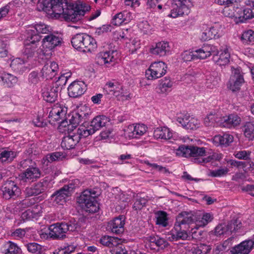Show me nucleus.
<instances>
[{"instance_id": "obj_1", "label": "nucleus", "mask_w": 254, "mask_h": 254, "mask_svg": "<svg viewBox=\"0 0 254 254\" xmlns=\"http://www.w3.org/2000/svg\"><path fill=\"white\" fill-rule=\"evenodd\" d=\"M52 12L55 16L62 17L67 22L80 21L88 9L83 8L82 5L68 4L66 0H51Z\"/></svg>"}, {"instance_id": "obj_2", "label": "nucleus", "mask_w": 254, "mask_h": 254, "mask_svg": "<svg viewBox=\"0 0 254 254\" xmlns=\"http://www.w3.org/2000/svg\"><path fill=\"white\" fill-rule=\"evenodd\" d=\"M206 153L204 147L183 145L177 150L176 154L185 157H193L194 163L202 164L209 162L211 159L210 157L205 158L201 157L205 156Z\"/></svg>"}, {"instance_id": "obj_3", "label": "nucleus", "mask_w": 254, "mask_h": 254, "mask_svg": "<svg viewBox=\"0 0 254 254\" xmlns=\"http://www.w3.org/2000/svg\"><path fill=\"white\" fill-rule=\"evenodd\" d=\"M72 46L83 52L91 53L97 47L95 40L85 33H79L74 36L71 40Z\"/></svg>"}, {"instance_id": "obj_4", "label": "nucleus", "mask_w": 254, "mask_h": 254, "mask_svg": "<svg viewBox=\"0 0 254 254\" xmlns=\"http://www.w3.org/2000/svg\"><path fill=\"white\" fill-rule=\"evenodd\" d=\"M98 195L95 190H86L77 198V202L81 205L84 209L89 213L96 212L99 208L96 198Z\"/></svg>"}, {"instance_id": "obj_5", "label": "nucleus", "mask_w": 254, "mask_h": 254, "mask_svg": "<svg viewBox=\"0 0 254 254\" xmlns=\"http://www.w3.org/2000/svg\"><path fill=\"white\" fill-rule=\"evenodd\" d=\"M77 225V223L71 221L53 224L49 227V235L53 240H63L66 237L67 232L76 230Z\"/></svg>"}, {"instance_id": "obj_6", "label": "nucleus", "mask_w": 254, "mask_h": 254, "mask_svg": "<svg viewBox=\"0 0 254 254\" xmlns=\"http://www.w3.org/2000/svg\"><path fill=\"white\" fill-rule=\"evenodd\" d=\"M192 5V0H173L172 4V10L169 15L173 18L188 14L189 8Z\"/></svg>"}, {"instance_id": "obj_7", "label": "nucleus", "mask_w": 254, "mask_h": 254, "mask_svg": "<svg viewBox=\"0 0 254 254\" xmlns=\"http://www.w3.org/2000/svg\"><path fill=\"white\" fill-rule=\"evenodd\" d=\"M104 90L107 94L116 97L120 96L122 100H129L131 98L130 93L127 94L123 91L122 86L118 82H108L105 85Z\"/></svg>"}, {"instance_id": "obj_8", "label": "nucleus", "mask_w": 254, "mask_h": 254, "mask_svg": "<svg viewBox=\"0 0 254 254\" xmlns=\"http://www.w3.org/2000/svg\"><path fill=\"white\" fill-rule=\"evenodd\" d=\"M41 38V36L40 35L32 34L29 37L30 39L25 41L23 54L27 59L33 57L38 50L39 42Z\"/></svg>"}, {"instance_id": "obj_9", "label": "nucleus", "mask_w": 254, "mask_h": 254, "mask_svg": "<svg viewBox=\"0 0 254 254\" xmlns=\"http://www.w3.org/2000/svg\"><path fill=\"white\" fill-rule=\"evenodd\" d=\"M166 64L163 62H155L151 64L146 71V75L149 79L161 77L166 72Z\"/></svg>"}, {"instance_id": "obj_10", "label": "nucleus", "mask_w": 254, "mask_h": 254, "mask_svg": "<svg viewBox=\"0 0 254 254\" xmlns=\"http://www.w3.org/2000/svg\"><path fill=\"white\" fill-rule=\"evenodd\" d=\"M232 74L230 76L227 86L230 90L234 92L240 90L241 86L244 82V79L240 68L232 67Z\"/></svg>"}, {"instance_id": "obj_11", "label": "nucleus", "mask_w": 254, "mask_h": 254, "mask_svg": "<svg viewBox=\"0 0 254 254\" xmlns=\"http://www.w3.org/2000/svg\"><path fill=\"white\" fill-rule=\"evenodd\" d=\"M41 175V172L38 168L29 166L19 175V179L23 183H31L40 178Z\"/></svg>"}, {"instance_id": "obj_12", "label": "nucleus", "mask_w": 254, "mask_h": 254, "mask_svg": "<svg viewBox=\"0 0 254 254\" xmlns=\"http://www.w3.org/2000/svg\"><path fill=\"white\" fill-rule=\"evenodd\" d=\"M2 191L3 197L6 199H9L18 195L20 192V189L13 181L8 180L2 186Z\"/></svg>"}, {"instance_id": "obj_13", "label": "nucleus", "mask_w": 254, "mask_h": 254, "mask_svg": "<svg viewBox=\"0 0 254 254\" xmlns=\"http://www.w3.org/2000/svg\"><path fill=\"white\" fill-rule=\"evenodd\" d=\"M147 127L143 124H137L129 125L125 129V133L129 138H139L147 131Z\"/></svg>"}, {"instance_id": "obj_14", "label": "nucleus", "mask_w": 254, "mask_h": 254, "mask_svg": "<svg viewBox=\"0 0 254 254\" xmlns=\"http://www.w3.org/2000/svg\"><path fill=\"white\" fill-rule=\"evenodd\" d=\"M254 248V235L251 240L242 242L238 246L233 248L231 254H248Z\"/></svg>"}, {"instance_id": "obj_15", "label": "nucleus", "mask_w": 254, "mask_h": 254, "mask_svg": "<svg viewBox=\"0 0 254 254\" xmlns=\"http://www.w3.org/2000/svg\"><path fill=\"white\" fill-rule=\"evenodd\" d=\"M49 184L48 180L46 178L42 179L36 184L33 187L27 188L25 193L27 196L37 195L44 192Z\"/></svg>"}, {"instance_id": "obj_16", "label": "nucleus", "mask_w": 254, "mask_h": 254, "mask_svg": "<svg viewBox=\"0 0 254 254\" xmlns=\"http://www.w3.org/2000/svg\"><path fill=\"white\" fill-rule=\"evenodd\" d=\"M251 8H246L242 9L237 7L235 12L228 13L227 16L235 17L239 19V22H244L246 20L254 17V14Z\"/></svg>"}, {"instance_id": "obj_17", "label": "nucleus", "mask_w": 254, "mask_h": 254, "mask_svg": "<svg viewBox=\"0 0 254 254\" xmlns=\"http://www.w3.org/2000/svg\"><path fill=\"white\" fill-rule=\"evenodd\" d=\"M68 94L70 97L77 98L81 96L85 91L84 83L82 81H73L68 87Z\"/></svg>"}, {"instance_id": "obj_18", "label": "nucleus", "mask_w": 254, "mask_h": 254, "mask_svg": "<svg viewBox=\"0 0 254 254\" xmlns=\"http://www.w3.org/2000/svg\"><path fill=\"white\" fill-rule=\"evenodd\" d=\"M148 247L151 250L164 249L169 245L168 242L158 236H150L148 238Z\"/></svg>"}, {"instance_id": "obj_19", "label": "nucleus", "mask_w": 254, "mask_h": 254, "mask_svg": "<svg viewBox=\"0 0 254 254\" xmlns=\"http://www.w3.org/2000/svg\"><path fill=\"white\" fill-rule=\"evenodd\" d=\"M65 111L61 105L58 104L54 105L49 114V123L53 124L54 122L59 121L61 119L64 118Z\"/></svg>"}, {"instance_id": "obj_20", "label": "nucleus", "mask_w": 254, "mask_h": 254, "mask_svg": "<svg viewBox=\"0 0 254 254\" xmlns=\"http://www.w3.org/2000/svg\"><path fill=\"white\" fill-rule=\"evenodd\" d=\"M221 34L220 26L218 24H216L205 30L200 36V39L201 41H206L212 39H217L221 36Z\"/></svg>"}, {"instance_id": "obj_21", "label": "nucleus", "mask_w": 254, "mask_h": 254, "mask_svg": "<svg viewBox=\"0 0 254 254\" xmlns=\"http://www.w3.org/2000/svg\"><path fill=\"white\" fill-rule=\"evenodd\" d=\"M125 224V220L123 216H120L112 220L109 224V227L112 233L120 235L124 232Z\"/></svg>"}, {"instance_id": "obj_22", "label": "nucleus", "mask_w": 254, "mask_h": 254, "mask_svg": "<svg viewBox=\"0 0 254 254\" xmlns=\"http://www.w3.org/2000/svg\"><path fill=\"white\" fill-rule=\"evenodd\" d=\"M62 39L53 34L45 36L43 39V47L50 50L61 45Z\"/></svg>"}, {"instance_id": "obj_23", "label": "nucleus", "mask_w": 254, "mask_h": 254, "mask_svg": "<svg viewBox=\"0 0 254 254\" xmlns=\"http://www.w3.org/2000/svg\"><path fill=\"white\" fill-rule=\"evenodd\" d=\"M79 142L78 136H76L75 133L63 137L61 142V146L64 149H72Z\"/></svg>"}, {"instance_id": "obj_24", "label": "nucleus", "mask_w": 254, "mask_h": 254, "mask_svg": "<svg viewBox=\"0 0 254 254\" xmlns=\"http://www.w3.org/2000/svg\"><path fill=\"white\" fill-rule=\"evenodd\" d=\"M70 196L68 191L63 188L55 191L52 195L51 199L56 204L63 205L66 201V199Z\"/></svg>"}, {"instance_id": "obj_25", "label": "nucleus", "mask_w": 254, "mask_h": 254, "mask_svg": "<svg viewBox=\"0 0 254 254\" xmlns=\"http://www.w3.org/2000/svg\"><path fill=\"white\" fill-rule=\"evenodd\" d=\"M170 47L169 43L167 42H160L156 44V47L151 49L152 54L164 56L170 52Z\"/></svg>"}, {"instance_id": "obj_26", "label": "nucleus", "mask_w": 254, "mask_h": 254, "mask_svg": "<svg viewBox=\"0 0 254 254\" xmlns=\"http://www.w3.org/2000/svg\"><path fill=\"white\" fill-rule=\"evenodd\" d=\"M109 121V119L105 116H97L91 122L90 127L95 132L102 127L106 126Z\"/></svg>"}, {"instance_id": "obj_27", "label": "nucleus", "mask_w": 254, "mask_h": 254, "mask_svg": "<svg viewBox=\"0 0 254 254\" xmlns=\"http://www.w3.org/2000/svg\"><path fill=\"white\" fill-rule=\"evenodd\" d=\"M58 95L57 88L47 87L43 89L42 96L44 99L48 102H55L58 97Z\"/></svg>"}, {"instance_id": "obj_28", "label": "nucleus", "mask_w": 254, "mask_h": 254, "mask_svg": "<svg viewBox=\"0 0 254 254\" xmlns=\"http://www.w3.org/2000/svg\"><path fill=\"white\" fill-rule=\"evenodd\" d=\"M221 122L224 127L230 128L239 125L241 122V118L237 115L231 114L228 117H223L221 119Z\"/></svg>"}, {"instance_id": "obj_29", "label": "nucleus", "mask_w": 254, "mask_h": 254, "mask_svg": "<svg viewBox=\"0 0 254 254\" xmlns=\"http://www.w3.org/2000/svg\"><path fill=\"white\" fill-rule=\"evenodd\" d=\"M195 213L191 212L183 211L180 213L176 218L180 222H183L189 225L195 224Z\"/></svg>"}, {"instance_id": "obj_30", "label": "nucleus", "mask_w": 254, "mask_h": 254, "mask_svg": "<svg viewBox=\"0 0 254 254\" xmlns=\"http://www.w3.org/2000/svg\"><path fill=\"white\" fill-rule=\"evenodd\" d=\"M213 216L209 213L203 215L195 213V226L198 227H204L213 219Z\"/></svg>"}, {"instance_id": "obj_31", "label": "nucleus", "mask_w": 254, "mask_h": 254, "mask_svg": "<svg viewBox=\"0 0 254 254\" xmlns=\"http://www.w3.org/2000/svg\"><path fill=\"white\" fill-rule=\"evenodd\" d=\"M230 55L228 53V49H225L219 56L216 55L213 57V61L220 66L226 65L230 62Z\"/></svg>"}, {"instance_id": "obj_32", "label": "nucleus", "mask_w": 254, "mask_h": 254, "mask_svg": "<svg viewBox=\"0 0 254 254\" xmlns=\"http://www.w3.org/2000/svg\"><path fill=\"white\" fill-rule=\"evenodd\" d=\"M232 223H221L218 224L214 229V234L216 236H221L226 234H231V230L233 226Z\"/></svg>"}, {"instance_id": "obj_33", "label": "nucleus", "mask_w": 254, "mask_h": 254, "mask_svg": "<svg viewBox=\"0 0 254 254\" xmlns=\"http://www.w3.org/2000/svg\"><path fill=\"white\" fill-rule=\"evenodd\" d=\"M26 62L21 58H16L12 60L10 66L14 71L21 74L27 69L24 65Z\"/></svg>"}, {"instance_id": "obj_34", "label": "nucleus", "mask_w": 254, "mask_h": 254, "mask_svg": "<svg viewBox=\"0 0 254 254\" xmlns=\"http://www.w3.org/2000/svg\"><path fill=\"white\" fill-rule=\"evenodd\" d=\"M154 136L157 138L167 140L172 137V133L168 127H158L154 131Z\"/></svg>"}, {"instance_id": "obj_35", "label": "nucleus", "mask_w": 254, "mask_h": 254, "mask_svg": "<svg viewBox=\"0 0 254 254\" xmlns=\"http://www.w3.org/2000/svg\"><path fill=\"white\" fill-rule=\"evenodd\" d=\"M89 114L87 112L80 110L77 113H75L69 119V122L73 125H77L79 124L81 121H84V122H86Z\"/></svg>"}, {"instance_id": "obj_36", "label": "nucleus", "mask_w": 254, "mask_h": 254, "mask_svg": "<svg viewBox=\"0 0 254 254\" xmlns=\"http://www.w3.org/2000/svg\"><path fill=\"white\" fill-rule=\"evenodd\" d=\"M17 156V152L0 149V161L4 162H11Z\"/></svg>"}, {"instance_id": "obj_37", "label": "nucleus", "mask_w": 254, "mask_h": 254, "mask_svg": "<svg viewBox=\"0 0 254 254\" xmlns=\"http://www.w3.org/2000/svg\"><path fill=\"white\" fill-rule=\"evenodd\" d=\"M113 52L112 53L110 51L105 52H100L97 55L98 63L101 64H107L113 62L114 56L112 55Z\"/></svg>"}, {"instance_id": "obj_38", "label": "nucleus", "mask_w": 254, "mask_h": 254, "mask_svg": "<svg viewBox=\"0 0 254 254\" xmlns=\"http://www.w3.org/2000/svg\"><path fill=\"white\" fill-rule=\"evenodd\" d=\"M173 86V82L169 78L165 77L162 79L159 85L158 92L161 94H165L171 91Z\"/></svg>"}, {"instance_id": "obj_39", "label": "nucleus", "mask_w": 254, "mask_h": 254, "mask_svg": "<svg viewBox=\"0 0 254 254\" xmlns=\"http://www.w3.org/2000/svg\"><path fill=\"white\" fill-rule=\"evenodd\" d=\"M233 141V136L229 134L223 135H216L214 137V141L220 145L228 146Z\"/></svg>"}, {"instance_id": "obj_40", "label": "nucleus", "mask_w": 254, "mask_h": 254, "mask_svg": "<svg viewBox=\"0 0 254 254\" xmlns=\"http://www.w3.org/2000/svg\"><path fill=\"white\" fill-rule=\"evenodd\" d=\"M34 29H30L29 33L30 36L33 34H36L39 35V34H48L50 32L49 27L43 23H40L36 24L32 27Z\"/></svg>"}, {"instance_id": "obj_41", "label": "nucleus", "mask_w": 254, "mask_h": 254, "mask_svg": "<svg viewBox=\"0 0 254 254\" xmlns=\"http://www.w3.org/2000/svg\"><path fill=\"white\" fill-rule=\"evenodd\" d=\"M0 80H1L3 83L9 87L13 86L17 81L16 76L7 73H2L0 75Z\"/></svg>"}, {"instance_id": "obj_42", "label": "nucleus", "mask_w": 254, "mask_h": 254, "mask_svg": "<svg viewBox=\"0 0 254 254\" xmlns=\"http://www.w3.org/2000/svg\"><path fill=\"white\" fill-rule=\"evenodd\" d=\"M243 131L245 136L251 140L254 138V124L253 122H247L243 127Z\"/></svg>"}, {"instance_id": "obj_43", "label": "nucleus", "mask_w": 254, "mask_h": 254, "mask_svg": "<svg viewBox=\"0 0 254 254\" xmlns=\"http://www.w3.org/2000/svg\"><path fill=\"white\" fill-rule=\"evenodd\" d=\"M206 45L203 46L201 48L195 50L194 52V57L201 59H204L210 56V50L211 48Z\"/></svg>"}, {"instance_id": "obj_44", "label": "nucleus", "mask_w": 254, "mask_h": 254, "mask_svg": "<svg viewBox=\"0 0 254 254\" xmlns=\"http://www.w3.org/2000/svg\"><path fill=\"white\" fill-rule=\"evenodd\" d=\"M128 14L129 13L126 11L117 13L112 19V23L115 25L119 26L123 22L127 23L128 20L127 19V16H126L125 14Z\"/></svg>"}, {"instance_id": "obj_45", "label": "nucleus", "mask_w": 254, "mask_h": 254, "mask_svg": "<svg viewBox=\"0 0 254 254\" xmlns=\"http://www.w3.org/2000/svg\"><path fill=\"white\" fill-rule=\"evenodd\" d=\"M74 133L76 136H78L79 141L81 138H85L94 133V132L90 127L89 129H87L85 127L81 126Z\"/></svg>"}, {"instance_id": "obj_46", "label": "nucleus", "mask_w": 254, "mask_h": 254, "mask_svg": "<svg viewBox=\"0 0 254 254\" xmlns=\"http://www.w3.org/2000/svg\"><path fill=\"white\" fill-rule=\"evenodd\" d=\"M116 243L117 245L112 246L110 250L112 254H127L125 246L121 243V239L118 238Z\"/></svg>"}, {"instance_id": "obj_47", "label": "nucleus", "mask_w": 254, "mask_h": 254, "mask_svg": "<svg viewBox=\"0 0 254 254\" xmlns=\"http://www.w3.org/2000/svg\"><path fill=\"white\" fill-rule=\"evenodd\" d=\"M118 238L111 237L109 236H104L100 239V243L103 246L111 248L112 246L117 245L116 242Z\"/></svg>"}, {"instance_id": "obj_48", "label": "nucleus", "mask_w": 254, "mask_h": 254, "mask_svg": "<svg viewBox=\"0 0 254 254\" xmlns=\"http://www.w3.org/2000/svg\"><path fill=\"white\" fill-rule=\"evenodd\" d=\"M193 228H192L190 233V235L192 239L195 240H200L205 237V233L198 229V227L196 226H192Z\"/></svg>"}, {"instance_id": "obj_49", "label": "nucleus", "mask_w": 254, "mask_h": 254, "mask_svg": "<svg viewBox=\"0 0 254 254\" xmlns=\"http://www.w3.org/2000/svg\"><path fill=\"white\" fill-rule=\"evenodd\" d=\"M157 225H161L163 227H166L168 225L167 214L165 211H159L156 213Z\"/></svg>"}, {"instance_id": "obj_50", "label": "nucleus", "mask_w": 254, "mask_h": 254, "mask_svg": "<svg viewBox=\"0 0 254 254\" xmlns=\"http://www.w3.org/2000/svg\"><path fill=\"white\" fill-rule=\"evenodd\" d=\"M243 43L247 44H254V31L249 30L244 32L241 37Z\"/></svg>"}, {"instance_id": "obj_51", "label": "nucleus", "mask_w": 254, "mask_h": 254, "mask_svg": "<svg viewBox=\"0 0 254 254\" xmlns=\"http://www.w3.org/2000/svg\"><path fill=\"white\" fill-rule=\"evenodd\" d=\"M26 247L28 252L35 254H41L43 249L41 245L36 243H28Z\"/></svg>"}, {"instance_id": "obj_52", "label": "nucleus", "mask_w": 254, "mask_h": 254, "mask_svg": "<svg viewBox=\"0 0 254 254\" xmlns=\"http://www.w3.org/2000/svg\"><path fill=\"white\" fill-rule=\"evenodd\" d=\"M175 234H173L172 235V238L176 240H178L180 239L185 240L187 239H190V234H189L187 232V231H174Z\"/></svg>"}, {"instance_id": "obj_53", "label": "nucleus", "mask_w": 254, "mask_h": 254, "mask_svg": "<svg viewBox=\"0 0 254 254\" xmlns=\"http://www.w3.org/2000/svg\"><path fill=\"white\" fill-rule=\"evenodd\" d=\"M252 153L251 151L247 150H241L238 151H235L234 153V156L239 159H243L245 160H250V155Z\"/></svg>"}, {"instance_id": "obj_54", "label": "nucleus", "mask_w": 254, "mask_h": 254, "mask_svg": "<svg viewBox=\"0 0 254 254\" xmlns=\"http://www.w3.org/2000/svg\"><path fill=\"white\" fill-rule=\"evenodd\" d=\"M7 253L10 254H18L20 253L21 249L14 243L9 241L6 244Z\"/></svg>"}, {"instance_id": "obj_55", "label": "nucleus", "mask_w": 254, "mask_h": 254, "mask_svg": "<svg viewBox=\"0 0 254 254\" xmlns=\"http://www.w3.org/2000/svg\"><path fill=\"white\" fill-rule=\"evenodd\" d=\"M38 4L42 10L47 12L52 11L51 0H39Z\"/></svg>"}, {"instance_id": "obj_56", "label": "nucleus", "mask_w": 254, "mask_h": 254, "mask_svg": "<svg viewBox=\"0 0 254 254\" xmlns=\"http://www.w3.org/2000/svg\"><path fill=\"white\" fill-rule=\"evenodd\" d=\"M211 250V247L210 245L200 244L194 250V253L195 254H207L210 252Z\"/></svg>"}, {"instance_id": "obj_57", "label": "nucleus", "mask_w": 254, "mask_h": 254, "mask_svg": "<svg viewBox=\"0 0 254 254\" xmlns=\"http://www.w3.org/2000/svg\"><path fill=\"white\" fill-rule=\"evenodd\" d=\"M42 75L47 79H52L55 75V72L51 69L49 64L45 65L42 69Z\"/></svg>"}, {"instance_id": "obj_58", "label": "nucleus", "mask_w": 254, "mask_h": 254, "mask_svg": "<svg viewBox=\"0 0 254 254\" xmlns=\"http://www.w3.org/2000/svg\"><path fill=\"white\" fill-rule=\"evenodd\" d=\"M240 0H215V1L220 5H225L227 6L224 9V14L227 16L228 15V11H229V6L232 5L234 2H237Z\"/></svg>"}, {"instance_id": "obj_59", "label": "nucleus", "mask_w": 254, "mask_h": 254, "mask_svg": "<svg viewBox=\"0 0 254 254\" xmlns=\"http://www.w3.org/2000/svg\"><path fill=\"white\" fill-rule=\"evenodd\" d=\"M187 122V124L186 125L187 129H194L198 127V121L194 118H190L188 116Z\"/></svg>"}, {"instance_id": "obj_60", "label": "nucleus", "mask_w": 254, "mask_h": 254, "mask_svg": "<svg viewBox=\"0 0 254 254\" xmlns=\"http://www.w3.org/2000/svg\"><path fill=\"white\" fill-rule=\"evenodd\" d=\"M229 171L227 168H221L216 170L210 171L209 176L213 177H221L226 175Z\"/></svg>"}, {"instance_id": "obj_61", "label": "nucleus", "mask_w": 254, "mask_h": 254, "mask_svg": "<svg viewBox=\"0 0 254 254\" xmlns=\"http://www.w3.org/2000/svg\"><path fill=\"white\" fill-rule=\"evenodd\" d=\"M190 225L183 222H180L179 220H176L174 227V231H188V230L190 228Z\"/></svg>"}, {"instance_id": "obj_62", "label": "nucleus", "mask_w": 254, "mask_h": 254, "mask_svg": "<svg viewBox=\"0 0 254 254\" xmlns=\"http://www.w3.org/2000/svg\"><path fill=\"white\" fill-rule=\"evenodd\" d=\"M217 115L210 113L204 119V124L206 127L210 126L213 122H218L219 121L217 120Z\"/></svg>"}, {"instance_id": "obj_63", "label": "nucleus", "mask_w": 254, "mask_h": 254, "mask_svg": "<svg viewBox=\"0 0 254 254\" xmlns=\"http://www.w3.org/2000/svg\"><path fill=\"white\" fill-rule=\"evenodd\" d=\"M147 200L144 197L137 198L133 204V208L136 210H140L145 206Z\"/></svg>"}, {"instance_id": "obj_64", "label": "nucleus", "mask_w": 254, "mask_h": 254, "mask_svg": "<svg viewBox=\"0 0 254 254\" xmlns=\"http://www.w3.org/2000/svg\"><path fill=\"white\" fill-rule=\"evenodd\" d=\"M79 182L78 180L72 181L67 185H64L63 188L68 191L69 194L71 195V192L76 188L78 187Z\"/></svg>"}]
</instances>
